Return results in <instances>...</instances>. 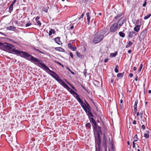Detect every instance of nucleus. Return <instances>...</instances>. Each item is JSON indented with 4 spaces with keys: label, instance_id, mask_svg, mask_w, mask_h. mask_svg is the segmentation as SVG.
Returning <instances> with one entry per match:
<instances>
[{
    "label": "nucleus",
    "instance_id": "nucleus-1",
    "mask_svg": "<svg viewBox=\"0 0 151 151\" xmlns=\"http://www.w3.org/2000/svg\"><path fill=\"white\" fill-rule=\"evenodd\" d=\"M37 65L45 70L46 72L57 81L62 86L70 91L71 94L76 95V96H77V95L78 94L74 90L70 88L55 72L51 70L45 64L39 62Z\"/></svg>",
    "mask_w": 151,
    "mask_h": 151
},
{
    "label": "nucleus",
    "instance_id": "nucleus-2",
    "mask_svg": "<svg viewBox=\"0 0 151 151\" xmlns=\"http://www.w3.org/2000/svg\"><path fill=\"white\" fill-rule=\"evenodd\" d=\"M11 51L14 52L15 54L18 55L21 57L25 58L31 62H39L40 61L38 59L27 53L26 52L19 51L13 48L11 50Z\"/></svg>",
    "mask_w": 151,
    "mask_h": 151
},
{
    "label": "nucleus",
    "instance_id": "nucleus-3",
    "mask_svg": "<svg viewBox=\"0 0 151 151\" xmlns=\"http://www.w3.org/2000/svg\"><path fill=\"white\" fill-rule=\"evenodd\" d=\"M6 140L12 148H13L17 147V143L16 136H9L7 137Z\"/></svg>",
    "mask_w": 151,
    "mask_h": 151
},
{
    "label": "nucleus",
    "instance_id": "nucleus-4",
    "mask_svg": "<svg viewBox=\"0 0 151 151\" xmlns=\"http://www.w3.org/2000/svg\"><path fill=\"white\" fill-rule=\"evenodd\" d=\"M104 37V36L103 35L97 34L94 38L93 41L95 43H97L101 41Z\"/></svg>",
    "mask_w": 151,
    "mask_h": 151
},
{
    "label": "nucleus",
    "instance_id": "nucleus-5",
    "mask_svg": "<svg viewBox=\"0 0 151 151\" xmlns=\"http://www.w3.org/2000/svg\"><path fill=\"white\" fill-rule=\"evenodd\" d=\"M90 122L93 123L94 125H95L96 127V129L97 131V132H101V127L98 126L97 125L94 119L92 118V117H91L90 118Z\"/></svg>",
    "mask_w": 151,
    "mask_h": 151
},
{
    "label": "nucleus",
    "instance_id": "nucleus-6",
    "mask_svg": "<svg viewBox=\"0 0 151 151\" xmlns=\"http://www.w3.org/2000/svg\"><path fill=\"white\" fill-rule=\"evenodd\" d=\"M147 30V29H145L141 32L139 37V40L140 42L146 37Z\"/></svg>",
    "mask_w": 151,
    "mask_h": 151
},
{
    "label": "nucleus",
    "instance_id": "nucleus-7",
    "mask_svg": "<svg viewBox=\"0 0 151 151\" xmlns=\"http://www.w3.org/2000/svg\"><path fill=\"white\" fill-rule=\"evenodd\" d=\"M117 25V24L115 23L112 24L110 27V31L112 32H115L117 30V29L119 28Z\"/></svg>",
    "mask_w": 151,
    "mask_h": 151
},
{
    "label": "nucleus",
    "instance_id": "nucleus-8",
    "mask_svg": "<svg viewBox=\"0 0 151 151\" xmlns=\"http://www.w3.org/2000/svg\"><path fill=\"white\" fill-rule=\"evenodd\" d=\"M124 22V19L122 17L120 18L116 23H115L117 26L120 28L123 25Z\"/></svg>",
    "mask_w": 151,
    "mask_h": 151
},
{
    "label": "nucleus",
    "instance_id": "nucleus-9",
    "mask_svg": "<svg viewBox=\"0 0 151 151\" xmlns=\"http://www.w3.org/2000/svg\"><path fill=\"white\" fill-rule=\"evenodd\" d=\"M75 97L77 100L80 103L84 110L85 111V104L83 103V101L79 97V96L78 94L77 96H75Z\"/></svg>",
    "mask_w": 151,
    "mask_h": 151
},
{
    "label": "nucleus",
    "instance_id": "nucleus-10",
    "mask_svg": "<svg viewBox=\"0 0 151 151\" xmlns=\"http://www.w3.org/2000/svg\"><path fill=\"white\" fill-rule=\"evenodd\" d=\"M2 45L0 46H3L4 47L6 48V49L9 51H11L12 48L11 46V45L7 43H2Z\"/></svg>",
    "mask_w": 151,
    "mask_h": 151
},
{
    "label": "nucleus",
    "instance_id": "nucleus-11",
    "mask_svg": "<svg viewBox=\"0 0 151 151\" xmlns=\"http://www.w3.org/2000/svg\"><path fill=\"white\" fill-rule=\"evenodd\" d=\"M96 147H97L98 148L100 147V145L101 144V138L99 136H98V138L95 139Z\"/></svg>",
    "mask_w": 151,
    "mask_h": 151
},
{
    "label": "nucleus",
    "instance_id": "nucleus-12",
    "mask_svg": "<svg viewBox=\"0 0 151 151\" xmlns=\"http://www.w3.org/2000/svg\"><path fill=\"white\" fill-rule=\"evenodd\" d=\"M137 33L133 31L129 32L128 33V37L129 38H132L136 36Z\"/></svg>",
    "mask_w": 151,
    "mask_h": 151
},
{
    "label": "nucleus",
    "instance_id": "nucleus-13",
    "mask_svg": "<svg viewBox=\"0 0 151 151\" xmlns=\"http://www.w3.org/2000/svg\"><path fill=\"white\" fill-rule=\"evenodd\" d=\"M68 46L69 49L73 51H75L77 49L76 46H73L71 43H68Z\"/></svg>",
    "mask_w": 151,
    "mask_h": 151
},
{
    "label": "nucleus",
    "instance_id": "nucleus-14",
    "mask_svg": "<svg viewBox=\"0 0 151 151\" xmlns=\"http://www.w3.org/2000/svg\"><path fill=\"white\" fill-rule=\"evenodd\" d=\"M55 41L59 45H62V43L60 41V37H58L55 38Z\"/></svg>",
    "mask_w": 151,
    "mask_h": 151
},
{
    "label": "nucleus",
    "instance_id": "nucleus-15",
    "mask_svg": "<svg viewBox=\"0 0 151 151\" xmlns=\"http://www.w3.org/2000/svg\"><path fill=\"white\" fill-rule=\"evenodd\" d=\"M86 113L89 119H90V117L93 116V114L91 112V110L88 109V110H86Z\"/></svg>",
    "mask_w": 151,
    "mask_h": 151
},
{
    "label": "nucleus",
    "instance_id": "nucleus-16",
    "mask_svg": "<svg viewBox=\"0 0 151 151\" xmlns=\"http://www.w3.org/2000/svg\"><path fill=\"white\" fill-rule=\"evenodd\" d=\"M90 14V12H88L86 14V15L87 17V23L88 24H89L90 22V16L89 15Z\"/></svg>",
    "mask_w": 151,
    "mask_h": 151
},
{
    "label": "nucleus",
    "instance_id": "nucleus-17",
    "mask_svg": "<svg viewBox=\"0 0 151 151\" xmlns=\"http://www.w3.org/2000/svg\"><path fill=\"white\" fill-rule=\"evenodd\" d=\"M138 103V101L137 100H136L135 101V104L134 105V113H136L137 112V104Z\"/></svg>",
    "mask_w": 151,
    "mask_h": 151
},
{
    "label": "nucleus",
    "instance_id": "nucleus-18",
    "mask_svg": "<svg viewBox=\"0 0 151 151\" xmlns=\"http://www.w3.org/2000/svg\"><path fill=\"white\" fill-rule=\"evenodd\" d=\"M40 19V17L39 16H37L35 18V20L37 24V25L39 27L41 26V23L39 19Z\"/></svg>",
    "mask_w": 151,
    "mask_h": 151
},
{
    "label": "nucleus",
    "instance_id": "nucleus-19",
    "mask_svg": "<svg viewBox=\"0 0 151 151\" xmlns=\"http://www.w3.org/2000/svg\"><path fill=\"white\" fill-rule=\"evenodd\" d=\"M86 105H85V110L86 111V110H91V108L88 102L86 101L85 102Z\"/></svg>",
    "mask_w": 151,
    "mask_h": 151
},
{
    "label": "nucleus",
    "instance_id": "nucleus-20",
    "mask_svg": "<svg viewBox=\"0 0 151 151\" xmlns=\"http://www.w3.org/2000/svg\"><path fill=\"white\" fill-rule=\"evenodd\" d=\"M140 26L137 25L134 28V30L136 32H138L140 29Z\"/></svg>",
    "mask_w": 151,
    "mask_h": 151
},
{
    "label": "nucleus",
    "instance_id": "nucleus-21",
    "mask_svg": "<svg viewBox=\"0 0 151 151\" xmlns=\"http://www.w3.org/2000/svg\"><path fill=\"white\" fill-rule=\"evenodd\" d=\"M76 55L77 56L80 58H84V56L82 55H81L80 53L78 52V51H77Z\"/></svg>",
    "mask_w": 151,
    "mask_h": 151
},
{
    "label": "nucleus",
    "instance_id": "nucleus-22",
    "mask_svg": "<svg viewBox=\"0 0 151 151\" xmlns=\"http://www.w3.org/2000/svg\"><path fill=\"white\" fill-rule=\"evenodd\" d=\"M124 74V72L122 73H119L117 74V77L118 78H122L123 77Z\"/></svg>",
    "mask_w": 151,
    "mask_h": 151
},
{
    "label": "nucleus",
    "instance_id": "nucleus-23",
    "mask_svg": "<svg viewBox=\"0 0 151 151\" xmlns=\"http://www.w3.org/2000/svg\"><path fill=\"white\" fill-rule=\"evenodd\" d=\"M55 49L56 50H58L60 51L61 52H64V49L63 48L60 47H55Z\"/></svg>",
    "mask_w": 151,
    "mask_h": 151
},
{
    "label": "nucleus",
    "instance_id": "nucleus-24",
    "mask_svg": "<svg viewBox=\"0 0 151 151\" xmlns=\"http://www.w3.org/2000/svg\"><path fill=\"white\" fill-rule=\"evenodd\" d=\"M117 54V52L116 51L114 53H111L110 54V58H112L116 56Z\"/></svg>",
    "mask_w": 151,
    "mask_h": 151
},
{
    "label": "nucleus",
    "instance_id": "nucleus-25",
    "mask_svg": "<svg viewBox=\"0 0 151 151\" xmlns=\"http://www.w3.org/2000/svg\"><path fill=\"white\" fill-rule=\"evenodd\" d=\"M55 32V31L54 29H51V30L49 31V35L50 36L52 33L54 34Z\"/></svg>",
    "mask_w": 151,
    "mask_h": 151
},
{
    "label": "nucleus",
    "instance_id": "nucleus-26",
    "mask_svg": "<svg viewBox=\"0 0 151 151\" xmlns=\"http://www.w3.org/2000/svg\"><path fill=\"white\" fill-rule=\"evenodd\" d=\"M93 83L96 86H98L100 85V82L96 80H94L93 81Z\"/></svg>",
    "mask_w": 151,
    "mask_h": 151
},
{
    "label": "nucleus",
    "instance_id": "nucleus-27",
    "mask_svg": "<svg viewBox=\"0 0 151 151\" xmlns=\"http://www.w3.org/2000/svg\"><path fill=\"white\" fill-rule=\"evenodd\" d=\"M132 42L129 41V42L128 44L126 45V47L128 48L130 47L131 46H132Z\"/></svg>",
    "mask_w": 151,
    "mask_h": 151
},
{
    "label": "nucleus",
    "instance_id": "nucleus-28",
    "mask_svg": "<svg viewBox=\"0 0 151 151\" xmlns=\"http://www.w3.org/2000/svg\"><path fill=\"white\" fill-rule=\"evenodd\" d=\"M15 27L12 26H10L7 27V29L9 30H14L15 29Z\"/></svg>",
    "mask_w": 151,
    "mask_h": 151
},
{
    "label": "nucleus",
    "instance_id": "nucleus-29",
    "mask_svg": "<svg viewBox=\"0 0 151 151\" xmlns=\"http://www.w3.org/2000/svg\"><path fill=\"white\" fill-rule=\"evenodd\" d=\"M119 35L120 36L122 37H124L125 36V34L122 32H119Z\"/></svg>",
    "mask_w": 151,
    "mask_h": 151
},
{
    "label": "nucleus",
    "instance_id": "nucleus-30",
    "mask_svg": "<svg viewBox=\"0 0 151 151\" xmlns=\"http://www.w3.org/2000/svg\"><path fill=\"white\" fill-rule=\"evenodd\" d=\"M151 16V14H149L145 16L144 17V19L145 20L147 19H148V18H149Z\"/></svg>",
    "mask_w": 151,
    "mask_h": 151
},
{
    "label": "nucleus",
    "instance_id": "nucleus-31",
    "mask_svg": "<svg viewBox=\"0 0 151 151\" xmlns=\"http://www.w3.org/2000/svg\"><path fill=\"white\" fill-rule=\"evenodd\" d=\"M134 142H137V141L138 138L137 137V134L135 135L134 137Z\"/></svg>",
    "mask_w": 151,
    "mask_h": 151
},
{
    "label": "nucleus",
    "instance_id": "nucleus-32",
    "mask_svg": "<svg viewBox=\"0 0 151 151\" xmlns=\"http://www.w3.org/2000/svg\"><path fill=\"white\" fill-rule=\"evenodd\" d=\"M118 65H116V67L114 69L115 72L116 73H118V71H119V70L118 69Z\"/></svg>",
    "mask_w": 151,
    "mask_h": 151
},
{
    "label": "nucleus",
    "instance_id": "nucleus-33",
    "mask_svg": "<svg viewBox=\"0 0 151 151\" xmlns=\"http://www.w3.org/2000/svg\"><path fill=\"white\" fill-rule=\"evenodd\" d=\"M13 7L9 6V13H11L12 12V10H13Z\"/></svg>",
    "mask_w": 151,
    "mask_h": 151
},
{
    "label": "nucleus",
    "instance_id": "nucleus-34",
    "mask_svg": "<svg viewBox=\"0 0 151 151\" xmlns=\"http://www.w3.org/2000/svg\"><path fill=\"white\" fill-rule=\"evenodd\" d=\"M66 69L70 71L72 74H74V73L68 67H66Z\"/></svg>",
    "mask_w": 151,
    "mask_h": 151
},
{
    "label": "nucleus",
    "instance_id": "nucleus-35",
    "mask_svg": "<svg viewBox=\"0 0 151 151\" xmlns=\"http://www.w3.org/2000/svg\"><path fill=\"white\" fill-rule=\"evenodd\" d=\"M144 136L146 138H148L149 137V135L148 134H145Z\"/></svg>",
    "mask_w": 151,
    "mask_h": 151
},
{
    "label": "nucleus",
    "instance_id": "nucleus-36",
    "mask_svg": "<svg viewBox=\"0 0 151 151\" xmlns=\"http://www.w3.org/2000/svg\"><path fill=\"white\" fill-rule=\"evenodd\" d=\"M141 110V111L140 112V118L141 119H142V116H143V111L142 110Z\"/></svg>",
    "mask_w": 151,
    "mask_h": 151
},
{
    "label": "nucleus",
    "instance_id": "nucleus-37",
    "mask_svg": "<svg viewBox=\"0 0 151 151\" xmlns=\"http://www.w3.org/2000/svg\"><path fill=\"white\" fill-rule=\"evenodd\" d=\"M33 49L34 50H35V51H38V52H39L40 53H43V52L39 50L38 49H36L35 48H33Z\"/></svg>",
    "mask_w": 151,
    "mask_h": 151
},
{
    "label": "nucleus",
    "instance_id": "nucleus-38",
    "mask_svg": "<svg viewBox=\"0 0 151 151\" xmlns=\"http://www.w3.org/2000/svg\"><path fill=\"white\" fill-rule=\"evenodd\" d=\"M91 125L90 123H88L86 124V127H88L89 128L91 127Z\"/></svg>",
    "mask_w": 151,
    "mask_h": 151
},
{
    "label": "nucleus",
    "instance_id": "nucleus-39",
    "mask_svg": "<svg viewBox=\"0 0 151 151\" xmlns=\"http://www.w3.org/2000/svg\"><path fill=\"white\" fill-rule=\"evenodd\" d=\"M84 13L83 12L81 15V16L79 18V19H81L83 18L84 16Z\"/></svg>",
    "mask_w": 151,
    "mask_h": 151
},
{
    "label": "nucleus",
    "instance_id": "nucleus-40",
    "mask_svg": "<svg viewBox=\"0 0 151 151\" xmlns=\"http://www.w3.org/2000/svg\"><path fill=\"white\" fill-rule=\"evenodd\" d=\"M32 25V23L30 22H29L26 24V27H28Z\"/></svg>",
    "mask_w": 151,
    "mask_h": 151
},
{
    "label": "nucleus",
    "instance_id": "nucleus-41",
    "mask_svg": "<svg viewBox=\"0 0 151 151\" xmlns=\"http://www.w3.org/2000/svg\"><path fill=\"white\" fill-rule=\"evenodd\" d=\"M142 67H143V65L142 64H140V68H139V72L141 71V69H142Z\"/></svg>",
    "mask_w": 151,
    "mask_h": 151
},
{
    "label": "nucleus",
    "instance_id": "nucleus-42",
    "mask_svg": "<svg viewBox=\"0 0 151 151\" xmlns=\"http://www.w3.org/2000/svg\"><path fill=\"white\" fill-rule=\"evenodd\" d=\"M147 0H145L144 2V3H143V5H142V6L143 7H145V6L146 5V4H147Z\"/></svg>",
    "mask_w": 151,
    "mask_h": 151
},
{
    "label": "nucleus",
    "instance_id": "nucleus-43",
    "mask_svg": "<svg viewBox=\"0 0 151 151\" xmlns=\"http://www.w3.org/2000/svg\"><path fill=\"white\" fill-rule=\"evenodd\" d=\"M55 62L57 63V64H58L59 65H60V66H63V65L57 61H55Z\"/></svg>",
    "mask_w": 151,
    "mask_h": 151
},
{
    "label": "nucleus",
    "instance_id": "nucleus-44",
    "mask_svg": "<svg viewBox=\"0 0 151 151\" xmlns=\"http://www.w3.org/2000/svg\"><path fill=\"white\" fill-rule=\"evenodd\" d=\"M96 151H100V148L99 147V148L98 147H96Z\"/></svg>",
    "mask_w": 151,
    "mask_h": 151
},
{
    "label": "nucleus",
    "instance_id": "nucleus-45",
    "mask_svg": "<svg viewBox=\"0 0 151 151\" xmlns=\"http://www.w3.org/2000/svg\"><path fill=\"white\" fill-rule=\"evenodd\" d=\"M70 56L71 58L72 59H73V53L71 52H70Z\"/></svg>",
    "mask_w": 151,
    "mask_h": 151
},
{
    "label": "nucleus",
    "instance_id": "nucleus-46",
    "mask_svg": "<svg viewBox=\"0 0 151 151\" xmlns=\"http://www.w3.org/2000/svg\"><path fill=\"white\" fill-rule=\"evenodd\" d=\"M120 16H121L120 15H117L115 17V19H117L118 18L120 17Z\"/></svg>",
    "mask_w": 151,
    "mask_h": 151
},
{
    "label": "nucleus",
    "instance_id": "nucleus-47",
    "mask_svg": "<svg viewBox=\"0 0 151 151\" xmlns=\"http://www.w3.org/2000/svg\"><path fill=\"white\" fill-rule=\"evenodd\" d=\"M120 107L121 109H122L123 108V105L122 104H120Z\"/></svg>",
    "mask_w": 151,
    "mask_h": 151
},
{
    "label": "nucleus",
    "instance_id": "nucleus-48",
    "mask_svg": "<svg viewBox=\"0 0 151 151\" xmlns=\"http://www.w3.org/2000/svg\"><path fill=\"white\" fill-rule=\"evenodd\" d=\"M135 143L134 141H133L132 142V147L133 148H134L135 147Z\"/></svg>",
    "mask_w": 151,
    "mask_h": 151
},
{
    "label": "nucleus",
    "instance_id": "nucleus-49",
    "mask_svg": "<svg viewBox=\"0 0 151 151\" xmlns=\"http://www.w3.org/2000/svg\"><path fill=\"white\" fill-rule=\"evenodd\" d=\"M104 148H105V151H107V146H106V143L105 144V145Z\"/></svg>",
    "mask_w": 151,
    "mask_h": 151
},
{
    "label": "nucleus",
    "instance_id": "nucleus-50",
    "mask_svg": "<svg viewBox=\"0 0 151 151\" xmlns=\"http://www.w3.org/2000/svg\"><path fill=\"white\" fill-rule=\"evenodd\" d=\"M108 60L109 59L108 58H105L104 60V61L105 63H106L108 61Z\"/></svg>",
    "mask_w": 151,
    "mask_h": 151
},
{
    "label": "nucleus",
    "instance_id": "nucleus-51",
    "mask_svg": "<svg viewBox=\"0 0 151 151\" xmlns=\"http://www.w3.org/2000/svg\"><path fill=\"white\" fill-rule=\"evenodd\" d=\"M142 128L143 129H144L145 128V126L144 125H142Z\"/></svg>",
    "mask_w": 151,
    "mask_h": 151
},
{
    "label": "nucleus",
    "instance_id": "nucleus-52",
    "mask_svg": "<svg viewBox=\"0 0 151 151\" xmlns=\"http://www.w3.org/2000/svg\"><path fill=\"white\" fill-rule=\"evenodd\" d=\"M133 76V75L132 73H130L129 75V76L130 77H132V76Z\"/></svg>",
    "mask_w": 151,
    "mask_h": 151
},
{
    "label": "nucleus",
    "instance_id": "nucleus-53",
    "mask_svg": "<svg viewBox=\"0 0 151 151\" xmlns=\"http://www.w3.org/2000/svg\"><path fill=\"white\" fill-rule=\"evenodd\" d=\"M17 1V0H14L12 2V3L13 4H14L16 3Z\"/></svg>",
    "mask_w": 151,
    "mask_h": 151
},
{
    "label": "nucleus",
    "instance_id": "nucleus-54",
    "mask_svg": "<svg viewBox=\"0 0 151 151\" xmlns=\"http://www.w3.org/2000/svg\"><path fill=\"white\" fill-rule=\"evenodd\" d=\"M136 124V122L135 120H134L133 122V124Z\"/></svg>",
    "mask_w": 151,
    "mask_h": 151
},
{
    "label": "nucleus",
    "instance_id": "nucleus-55",
    "mask_svg": "<svg viewBox=\"0 0 151 151\" xmlns=\"http://www.w3.org/2000/svg\"><path fill=\"white\" fill-rule=\"evenodd\" d=\"M135 81H137L138 80V76H137L135 78Z\"/></svg>",
    "mask_w": 151,
    "mask_h": 151
},
{
    "label": "nucleus",
    "instance_id": "nucleus-56",
    "mask_svg": "<svg viewBox=\"0 0 151 151\" xmlns=\"http://www.w3.org/2000/svg\"><path fill=\"white\" fill-rule=\"evenodd\" d=\"M73 28H74V26H72L70 27V29H73Z\"/></svg>",
    "mask_w": 151,
    "mask_h": 151
},
{
    "label": "nucleus",
    "instance_id": "nucleus-57",
    "mask_svg": "<svg viewBox=\"0 0 151 151\" xmlns=\"http://www.w3.org/2000/svg\"><path fill=\"white\" fill-rule=\"evenodd\" d=\"M131 51H132V50H130L128 51V52L129 53H130L131 52Z\"/></svg>",
    "mask_w": 151,
    "mask_h": 151
},
{
    "label": "nucleus",
    "instance_id": "nucleus-58",
    "mask_svg": "<svg viewBox=\"0 0 151 151\" xmlns=\"http://www.w3.org/2000/svg\"><path fill=\"white\" fill-rule=\"evenodd\" d=\"M133 70L134 71L136 70V67H134V68H133Z\"/></svg>",
    "mask_w": 151,
    "mask_h": 151
},
{
    "label": "nucleus",
    "instance_id": "nucleus-59",
    "mask_svg": "<svg viewBox=\"0 0 151 151\" xmlns=\"http://www.w3.org/2000/svg\"><path fill=\"white\" fill-rule=\"evenodd\" d=\"M14 23L16 24H18V21H16L14 22Z\"/></svg>",
    "mask_w": 151,
    "mask_h": 151
},
{
    "label": "nucleus",
    "instance_id": "nucleus-60",
    "mask_svg": "<svg viewBox=\"0 0 151 151\" xmlns=\"http://www.w3.org/2000/svg\"><path fill=\"white\" fill-rule=\"evenodd\" d=\"M14 4H12V3L11 4H10V6H11V7H13V6L14 5Z\"/></svg>",
    "mask_w": 151,
    "mask_h": 151
},
{
    "label": "nucleus",
    "instance_id": "nucleus-61",
    "mask_svg": "<svg viewBox=\"0 0 151 151\" xmlns=\"http://www.w3.org/2000/svg\"><path fill=\"white\" fill-rule=\"evenodd\" d=\"M86 92L88 94L90 93V92H89L88 90H86Z\"/></svg>",
    "mask_w": 151,
    "mask_h": 151
},
{
    "label": "nucleus",
    "instance_id": "nucleus-62",
    "mask_svg": "<svg viewBox=\"0 0 151 151\" xmlns=\"http://www.w3.org/2000/svg\"><path fill=\"white\" fill-rule=\"evenodd\" d=\"M139 112H137V116H138L139 115Z\"/></svg>",
    "mask_w": 151,
    "mask_h": 151
},
{
    "label": "nucleus",
    "instance_id": "nucleus-63",
    "mask_svg": "<svg viewBox=\"0 0 151 151\" xmlns=\"http://www.w3.org/2000/svg\"><path fill=\"white\" fill-rule=\"evenodd\" d=\"M123 102V100L122 99H121L120 100V103L121 104H122V103Z\"/></svg>",
    "mask_w": 151,
    "mask_h": 151
},
{
    "label": "nucleus",
    "instance_id": "nucleus-64",
    "mask_svg": "<svg viewBox=\"0 0 151 151\" xmlns=\"http://www.w3.org/2000/svg\"><path fill=\"white\" fill-rule=\"evenodd\" d=\"M148 92L150 94L151 93V90H149L148 91Z\"/></svg>",
    "mask_w": 151,
    "mask_h": 151
}]
</instances>
